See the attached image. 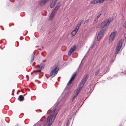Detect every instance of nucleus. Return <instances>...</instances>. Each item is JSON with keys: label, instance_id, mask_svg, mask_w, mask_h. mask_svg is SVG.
I'll list each match as a JSON object with an SVG mask.
<instances>
[{"label": "nucleus", "instance_id": "nucleus-1", "mask_svg": "<svg viewBox=\"0 0 126 126\" xmlns=\"http://www.w3.org/2000/svg\"><path fill=\"white\" fill-rule=\"evenodd\" d=\"M110 22V21L109 20H106L103 22L99 25V27L102 28V29L98 32L97 40L95 42H93L92 44L90 49L94 50L96 48L100 43V41L101 40L105 33L107 26L109 25Z\"/></svg>", "mask_w": 126, "mask_h": 126}, {"label": "nucleus", "instance_id": "nucleus-2", "mask_svg": "<svg viewBox=\"0 0 126 126\" xmlns=\"http://www.w3.org/2000/svg\"><path fill=\"white\" fill-rule=\"evenodd\" d=\"M122 41H120L118 43L116 48V51L115 52V54L112 57H111V59L110 60V63L109 64L108 66L106 67L104 69V72H105L104 74L107 73L108 72L109 70L110 69V68L111 65L113 63L115 58V56L118 53V52L120 50V49L122 47Z\"/></svg>", "mask_w": 126, "mask_h": 126}, {"label": "nucleus", "instance_id": "nucleus-3", "mask_svg": "<svg viewBox=\"0 0 126 126\" xmlns=\"http://www.w3.org/2000/svg\"><path fill=\"white\" fill-rule=\"evenodd\" d=\"M59 110L57 108L54 109L50 115L47 117V120H45L44 123V125L47 124V126H50L54 121Z\"/></svg>", "mask_w": 126, "mask_h": 126}, {"label": "nucleus", "instance_id": "nucleus-4", "mask_svg": "<svg viewBox=\"0 0 126 126\" xmlns=\"http://www.w3.org/2000/svg\"><path fill=\"white\" fill-rule=\"evenodd\" d=\"M88 78V74L84 75V78L82 79L79 85V87H83Z\"/></svg>", "mask_w": 126, "mask_h": 126}, {"label": "nucleus", "instance_id": "nucleus-5", "mask_svg": "<svg viewBox=\"0 0 126 126\" xmlns=\"http://www.w3.org/2000/svg\"><path fill=\"white\" fill-rule=\"evenodd\" d=\"M117 33V31H115L111 33L110 35L109 36V42L110 43L112 42L114 39L115 36Z\"/></svg>", "mask_w": 126, "mask_h": 126}, {"label": "nucleus", "instance_id": "nucleus-6", "mask_svg": "<svg viewBox=\"0 0 126 126\" xmlns=\"http://www.w3.org/2000/svg\"><path fill=\"white\" fill-rule=\"evenodd\" d=\"M82 87H80L79 88H78L75 91V93L73 95V100L78 95L79 93L81 90Z\"/></svg>", "mask_w": 126, "mask_h": 126}, {"label": "nucleus", "instance_id": "nucleus-7", "mask_svg": "<svg viewBox=\"0 0 126 126\" xmlns=\"http://www.w3.org/2000/svg\"><path fill=\"white\" fill-rule=\"evenodd\" d=\"M76 73L75 72H74L72 75L69 81L67 84V85L68 86H69V84L72 83V81L74 80V77L76 75Z\"/></svg>", "mask_w": 126, "mask_h": 126}, {"label": "nucleus", "instance_id": "nucleus-8", "mask_svg": "<svg viewBox=\"0 0 126 126\" xmlns=\"http://www.w3.org/2000/svg\"><path fill=\"white\" fill-rule=\"evenodd\" d=\"M58 71V69H57L56 71H53L52 73L51 71L50 73V76L52 78L53 77L57 74Z\"/></svg>", "mask_w": 126, "mask_h": 126}, {"label": "nucleus", "instance_id": "nucleus-9", "mask_svg": "<svg viewBox=\"0 0 126 126\" xmlns=\"http://www.w3.org/2000/svg\"><path fill=\"white\" fill-rule=\"evenodd\" d=\"M52 69V73L53 71H56L58 69V70L59 69V68L58 67V66L56 65H55Z\"/></svg>", "mask_w": 126, "mask_h": 126}, {"label": "nucleus", "instance_id": "nucleus-10", "mask_svg": "<svg viewBox=\"0 0 126 126\" xmlns=\"http://www.w3.org/2000/svg\"><path fill=\"white\" fill-rule=\"evenodd\" d=\"M49 0H42L39 3V5L41 6L43 5Z\"/></svg>", "mask_w": 126, "mask_h": 126}, {"label": "nucleus", "instance_id": "nucleus-11", "mask_svg": "<svg viewBox=\"0 0 126 126\" xmlns=\"http://www.w3.org/2000/svg\"><path fill=\"white\" fill-rule=\"evenodd\" d=\"M56 2H54V0H52L50 5V7L51 8H53L56 4Z\"/></svg>", "mask_w": 126, "mask_h": 126}, {"label": "nucleus", "instance_id": "nucleus-12", "mask_svg": "<svg viewBox=\"0 0 126 126\" xmlns=\"http://www.w3.org/2000/svg\"><path fill=\"white\" fill-rule=\"evenodd\" d=\"M56 13L54 11H53L50 16L49 18H51V19H52L54 16L55 14Z\"/></svg>", "mask_w": 126, "mask_h": 126}, {"label": "nucleus", "instance_id": "nucleus-13", "mask_svg": "<svg viewBox=\"0 0 126 126\" xmlns=\"http://www.w3.org/2000/svg\"><path fill=\"white\" fill-rule=\"evenodd\" d=\"M76 47L75 45H74L72 47L70 50L72 52H74L76 49Z\"/></svg>", "mask_w": 126, "mask_h": 126}, {"label": "nucleus", "instance_id": "nucleus-14", "mask_svg": "<svg viewBox=\"0 0 126 126\" xmlns=\"http://www.w3.org/2000/svg\"><path fill=\"white\" fill-rule=\"evenodd\" d=\"M18 99L20 101H22L24 100V97L22 95L19 96Z\"/></svg>", "mask_w": 126, "mask_h": 126}, {"label": "nucleus", "instance_id": "nucleus-15", "mask_svg": "<svg viewBox=\"0 0 126 126\" xmlns=\"http://www.w3.org/2000/svg\"><path fill=\"white\" fill-rule=\"evenodd\" d=\"M31 61L30 62L31 63H32L34 59V57H35V56L34 55H33L32 54L31 55Z\"/></svg>", "mask_w": 126, "mask_h": 126}, {"label": "nucleus", "instance_id": "nucleus-16", "mask_svg": "<svg viewBox=\"0 0 126 126\" xmlns=\"http://www.w3.org/2000/svg\"><path fill=\"white\" fill-rule=\"evenodd\" d=\"M85 55L84 56V58H83V59H82V61H81V63L79 65V66L78 67V68H77V69L76 70L75 72H76V73H78V72L79 71V68H80V66L81 65V64L82 62V61H83V59H84V57H85Z\"/></svg>", "mask_w": 126, "mask_h": 126}, {"label": "nucleus", "instance_id": "nucleus-17", "mask_svg": "<svg viewBox=\"0 0 126 126\" xmlns=\"http://www.w3.org/2000/svg\"><path fill=\"white\" fill-rule=\"evenodd\" d=\"M97 0H93L90 3V4H97Z\"/></svg>", "mask_w": 126, "mask_h": 126}, {"label": "nucleus", "instance_id": "nucleus-18", "mask_svg": "<svg viewBox=\"0 0 126 126\" xmlns=\"http://www.w3.org/2000/svg\"><path fill=\"white\" fill-rule=\"evenodd\" d=\"M77 32V31H75V30H74L71 32V34L73 36H74L76 34Z\"/></svg>", "mask_w": 126, "mask_h": 126}, {"label": "nucleus", "instance_id": "nucleus-19", "mask_svg": "<svg viewBox=\"0 0 126 126\" xmlns=\"http://www.w3.org/2000/svg\"><path fill=\"white\" fill-rule=\"evenodd\" d=\"M59 9V8H58L55 7L53 11H54V12H55V13H56Z\"/></svg>", "mask_w": 126, "mask_h": 126}, {"label": "nucleus", "instance_id": "nucleus-20", "mask_svg": "<svg viewBox=\"0 0 126 126\" xmlns=\"http://www.w3.org/2000/svg\"><path fill=\"white\" fill-rule=\"evenodd\" d=\"M59 9V8H58L55 7L53 11H54V12H55V13H56Z\"/></svg>", "mask_w": 126, "mask_h": 126}, {"label": "nucleus", "instance_id": "nucleus-21", "mask_svg": "<svg viewBox=\"0 0 126 126\" xmlns=\"http://www.w3.org/2000/svg\"><path fill=\"white\" fill-rule=\"evenodd\" d=\"M60 3H61V2H59V3H57V5H56V7H58L59 8L60 7Z\"/></svg>", "mask_w": 126, "mask_h": 126}, {"label": "nucleus", "instance_id": "nucleus-22", "mask_svg": "<svg viewBox=\"0 0 126 126\" xmlns=\"http://www.w3.org/2000/svg\"><path fill=\"white\" fill-rule=\"evenodd\" d=\"M45 64L43 63H41L40 65L41 68H43L44 67Z\"/></svg>", "mask_w": 126, "mask_h": 126}, {"label": "nucleus", "instance_id": "nucleus-23", "mask_svg": "<svg viewBox=\"0 0 126 126\" xmlns=\"http://www.w3.org/2000/svg\"><path fill=\"white\" fill-rule=\"evenodd\" d=\"M41 71V69H40L39 70H34V72H35L36 74L38 72H40Z\"/></svg>", "mask_w": 126, "mask_h": 126}, {"label": "nucleus", "instance_id": "nucleus-24", "mask_svg": "<svg viewBox=\"0 0 126 126\" xmlns=\"http://www.w3.org/2000/svg\"><path fill=\"white\" fill-rule=\"evenodd\" d=\"M97 0V3H101L103 2V1H102V0Z\"/></svg>", "mask_w": 126, "mask_h": 126}, {"label": "nucleus", "instance_id": "nucleus-25", "mask_svg": "<svg viewBox=\"0 0 126 126\" xmlns=\"http://www.w3.org/2000/svg\"><path fill=\"white\" fill-rule=\"evenodd\" d=\"M79 28V27H78L76 26V27L75 28L74 30H75V31H77H77L78 30Z\"/></svg>", "mask_w": 126, "mask_h": 126}, {"label": "nucleus", "instance_id": "nucleus-26", "mask_svg": "<svg viewBox=\"0 0 126 126\" xmlns=\"http://www.w3.org/2000/svg\"><path fill=\"white\" fill-rule=\"evenodd\" d=\"M81 24L79 22L77 24V25L76 26L78 27H79H79L81 25Z\"/></svg>", "mask_w": 126, "mask_h": 126}, {"label": "nucleus", "instance_id": "nucleus-27", "mask_svg": "<svg viewBox=\"0 0 126 126\" xmlns=\"http://www.w3.org/2000/svg\"><path fill=\"white\" fill-rule=\"evenodd\" d=\"M99 70L98 69L96 71V72L95 73V75L96 76L98 74V73L99 72Z\"/></svg>", "mask_w": 126, "mask_h": 126}, {"label": "nucleus", "instance_id": "nucleus-28", "mask_svg": "<svg viewBox=\"0 0 126 126\" xmlns=\"http://www.w3.org/2000/svg\"><path fill=\"white\" fill-rule=\"evenodd\" d=\"M72 52L70 51L69 50L68 52V54L70 56Z\"/></svg>", "mask_w": 126, "mask_h": 126}, {"label": "nucleus", "instance_id": "nucleus-29", "mask_svg": "<svg viewBox=\"0 0 126 126\" xmlns=\"http://www.w3.org/2000/svg\"><path fill=\"white\" fill-rule=\"evenodd\" d=\"M89 21V19H87L85 21V22L84 23V24H85V23H87V22H88V21Z\"/></svg>", "mask_w": 126, "mask_h": 126}, {"label": "nucleus", "instance_id": "nucleus-30", "mask_svg": "<svg viewBox=\"0 0 126 126\" xmlns=\"http://www.w3.org/2000/svg\"><path fill=\"white\" fill-rule=\"evenodd\" d=\"M98 18H95L94 20V21H97L98 20Z\"/></svg>", "mask_w": 126, "mask_h": 126}, {"label": "nucleus", "instance_id": "nucleus-31", "mask_svg": "<svg viewBox=\"0 0 126 126\" xmlns=\"http://www.w3.org/2000/svg\"><path fill=\"white\" fill-rule=\"evenodd\" d=\"M101 14H100L99 15H98L97 16V18L98 19V18L100 17L101 15Z\"/></svg>", "mask_w": 126, "mask_h": 126}, {"label": "nucleus", "instance_id": "nucleus-32", "mask_svg": "<svg viewBox=\"0 0 126 126\" xmlns=\"http://www.w3.org/2000/svg\"><path fill=\"white\" fill-rule=\"evenodd\" d=\"M83 21V20H81L79 22V23L81 24L82 23Z\"/></svg>", "mask_w": 126, "mask_h": 126}, {"label": "nucleus", "instance_id": "nucleus-33", "mask_svg": "<svg viewBox=\"0 0 126 126\" xmlns=\"http://www.w3.org/2000/svg\"><path fill=\"white\" fill-rule=\"evenodd\" d=\"M123 26H124V27L125 28H126V24L124 23V24Z\"/></svg>", "mask_w": 126, "mask_h": 126}, {"label": "nucleus", "instance_id": "nucleus-34", "mask_svg": "<svg viewBox=\"0 0 126 126\" xmlns=\"http://www.w3.org/2000/svg\"><path fill=\"white\" fill-rule=\"evenodd\" d=\"M124 71L125 73L126 74V68L125 69Z\"/></svg>", "mask_w": 126, "mask_h": 126}, {"label": "nucleus", "instance_id": "nucleus-35", "mask_svg": "<svg viewBox=\"0 0 126 126\" xmlns=\"http://www.w3.org/2000/svg\"><path fill=\"white\" fill-rule=\"evenodd\" d=\"M1 26L2 27V30H4V27H3L2 26Z\"/></svg>", "mask_w": 126, "mask_h": 126}, {"label": "nucleus", "instance_id": "nucleus-36", "mask_svg": "<svg viewBox=\"0 0 126 126\" xmlns=\"http://www.w3.org/2000/svg\"><path fill=\"white\" fill-rule=\"evenodd\" d=\"M17 46H19V42L18 41H17Z\"/></svg>", "mask_w": 126, "mask_h": 126}, {"label": "nucleus", "instance_id": "nucleus-37", "mask_svg": "<svg viewBox=\"0 0 126 126\" xmlns=\"http://www.w3.org/2000/svg\"><path fill=\"white\" fill-rule=\"evenodd\" d=\"M12 95H13L14 94V93H12Z\"/></svg>", "mask_w": 126, "mask_h": 126}, {"label": "nucleus", "instance_id": "nucleus-38", "mask_svg": "<svg viewBox=\"0 0 126 126\" xmlns=\"http://www.w3.org/2000/svg\"><path fill=\"white\" fill-rule=\"evenodd\" d=\"M46 60H43V62H45V61Z\"/></svg>", "mask_w": 126, "mask_h": 126}, {"label": "nucleus", "instance_id": "nucleus-39", "mask_svg": "<svg viewBox=\"0 0 126 126\" xmlns=\"http://www.w3.org/2000/svg\"><path fill=\"white\" fill-rule=\"evenodd\" d=\"M41 54H42V55H43V56H44V55H43V53H42Z\"/></svg>", "mask_w": 126, "mask_h": 126}, {"label": "nucleus", "instance_id": "nucleus-40", "mask_svg": "<svg viewBox=\"0 0 126 126\" xmlns=\"http://www.w3.org/2000/svg\"><path fill=\"white\" fill-rule=\"evenodd\" d=\"M14 91V89H13V91H12L13 92Z\"/></svg>", "mask_w": 126, "mask_h": 126}, {"label": "nucleus", "instance_id": "nucleus-41", "mask_svg": "<svg viewBox=\"0 0 126 126\" xmlns=\"http://www.w3.org/2000/svg\"><path fill=\"white\" fill-rule=\"evenodd\" d=\"M35 63H34H34H33V64H35Z\"/></svg>", "mask_w": 126, "mask_h": 126}, {"label": "nucleus", "instance_id": "nucleus-42", "mask_svg": "<svg viewBox=\"0 0 126 126\" xmlns=\"http://www.w3.org/2000/svg\"><path fill=\"white\" fill-rule=\"evenodd\" d=\"M1 42V41H0V42Z\"/></svg>", "mask_w": 126, "mask_h": 126}, {"label": "nucleus", "instance_id": "nucleus-43", "mask_svg": "<svg viewBox=\"0 0 126 126\" xmlns=\"http://www.w3.org/2000/svg\"><path fill=\"white\" fill-rule=\"evenodd\" d=\"M59 78H60V77H59Z\"/></svg>", "mask_w": 126, "mask_h": 126}, {"label": "nucleus", "instance_id": "nucleus-44", "mask_svg": "<svg viewBox=\"0 0 126 126\" xmlns=\"http://www.w3.org/2000/svg\"><path fill=\"white\" fill-rule=\"evenodd\" d=\"M27 76H28L26 75V76H27Z\"/></svg>", "mask_w": 126, "mask_h": 126}]
</instances>
